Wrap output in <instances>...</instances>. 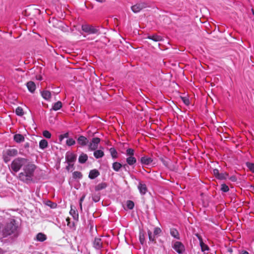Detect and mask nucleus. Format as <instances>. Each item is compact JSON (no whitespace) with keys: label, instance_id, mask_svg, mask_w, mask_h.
Segmentation results:
<instances>
[{"label":"nucleus","instance_id":"nucleus-1","mask_svg":"<svg viewBox=\"0 0 254 254\" xmlns=\"http://www.w3.org/2000/svg\"><path fill=\"white\" fill-rule=\"evenodd\" d=\"M36 166L28 161L24 166L23 171L19 174V179L21 181L28 184L32 181Z\"/></svg>","mask_w":254,"mask_h":254},{"label":"nucleus","instance_id":"nucleus-2","mask_svg":"<svg viewBox=\"0 0 254 254\" xmlns=\"http://www.w3.org/2000/svg\"><path fill=\"white\" fill-rule=\"evenodd\" d=\"M18 230V223L14 219H10L6 222L2 230V235L4 238L12 235L17 236Z\"/></svg>","mask_w":254,"mask_h":254},{"label":"nucleus","instance_id":"nucleus-3","mask_svg":"<svg viewBox=\"0 0 254 254\" xmlns=\"http://www.w3.org/2000/svg\"><path fill=\"white\" fill-rule=\"evenodd\" d=\"M28 160L24 158L18 157L15 158L11 162V170L14 172H17L22 166H24L26 164Z\"/></svg>","mask_w":254,"mask_h":254},{"label":"nucleus","instance_id":"nucleus-4","mask_svg":"<svg viewBox=\"0 0 254 254\" xmlns=\"http://www.w3.org/2000/svg\"><path fill=\"white\" fill-rule=\"evenodd\" d=\"M82 30L88 34H95L98 32L99 30L91 25H83Z\"/></svg>","mask_w":254,"mask_h":254},{"label":"nucleus","instance_id":"nucleus-5","mask_svg":"<svg viewBox=\"0 0 254 254\" xmlns=\"http://www.w3.org/2000/svg\"><path fill=\"white\" fill-rule=\"evenodd\" d=\"M76 159V155L72 152H67L65 155V160L69 164V166H71L72 167H73V164H71V163H73L75 161Z\"/></svg>","mask_w":254,"mask_h":254},{"label":"nucleus","instance_id":"nucleus-6","mask_svg":"<svg viewBox=\"0 0 254 254\" xmlns=\"http://www.w3.org/2000/svg\"><path fill=\"white\" fill-rule=\"evenodd\" d=\"M173 248L179 254H182L185 251V247L181 242H176Z\"/></svg>","mask_w":254,"mask_h":254},{"label":"nucleus","instance_id":"nucleus-7","mask_svg":"<svg viewBox=\"0 0 254 254\" xmlns=\"http://www.w3.org/2000/svg\"><path fill=\"white\" fill-rule=\"evenodd\" d=\"M100 142V139L98 137L93 138L89 144V149L91 150H95L98 147V144Z\"/></svg>","mask_w":254,"mask_h":254},{"label":"nucleus","instance_id":"nucleus-8","mask_svg":"<svg viewBox=\"0 0 254 254\" xmlns=\"http://www.w3.org/2000/svg\"><path fill=\"white\" fill-rule=\"evenodd\" d=\"M146 7L145 3H137L131 6V8L134 13H137L140 11L142 9Z\"/></svg>","mask_w":254,"mask_h":254},{"label":"nucleus","instance_id":"nucleus-9","mask_svg":"<svg viewBox=\"0 0 254 254\" xmlns=\"http://www.w3.org/2000/svg\"><path fill=\"white\" fill-rule=\"evenodd\" d=\"M140 161L142 165H149L153 162V159L151 157L145 156L142 157L140 158Z\"/></svg>","mask_w":254,"mask_h":254},{"label":"nucleus","instance_id":"nucleus-10","mask_svg":"<svg viewBox=\"0 0 254 254\" xmlns=\"http://www.w3.org/2000/svg\"><path fill=\"white\" fill-rule=\"evenodd\" d=\"M103 243L101 238H95L93 242V247L96 249H100L102 247Z\"/></svg>","mask_w":254,"mask_h":254},{"label":"nucleus","instance_id":"nucleus-11","mask_svg":"<svg viewBox=\"0 0 254 254\" xmlns=\"http://www.w3.org/2000/svg\"><path fill=\"white\" fill-rule=\"evenodd\" d=\"M77 141L78 143L81 146H85L88 143V139L83 135L79 136Z\"/></svg>","mask_w":254,"mask_h":254},{"label":"nucleus","instance_id":"nucleus-12","mask_svg":"<svg viewBox=\"0 0 254 254\" xmlns=\"http://www.w3.org/2000/svg\"><path fill=\"white\" fill-rule=\"evenodd\" d=\"M138 189L139 190V192L142 194H144L146 193L147 189L146 185L145 184L142 183L141 182H139V184L138 186Z\"/></svg>","mask_w":254,"mask_h":254},{"label":"nucleus","instance_id":"nucleus-13","mask_svg":"<svg viewBox=\"0 0 254 254\" xmlns=\"http://www.w3.org/2000/svg\"><path fill=\"white\" fill-rule=\"evenodd\" d=\"M28 90L31 92L33 93L36 89V85L35 83L33 81H29L26 84Z\"/></svg>","mask_w":254,"mask_h":254},{"label":"nucleus","instance_id":"nucleus-14","mask_svg":"<svg viewBox=\"0 0 254 254\" xmlns=\"http://www.w3.org/2000/svg\"><path fill=\"white\" fill-rule=\"evenodd\" d=\"M6 154L8 156L13 157L17 155L18 151L14 148H10L6 151Z\"/></svg>","mask_w":254,"mask_h":254},{"label":"nucleus","instance_id":"nucleus-15","mask_svg":"<svg viewBox=\"0 0 254 254\" xmlns=\"http://www.w3.org/2000/svg\"><path fill=\"white\" fill-rule=\"evenodd\" d=\"M100 173L96 169H93L90 171L89 174V178L91 179H94L98 176H99Z\"/></svg>","mask_w":254,"mask_h":254},{"label":"nucleus","instance_id":"nucleus-16","mask_svg":"<svg viewBox=\"0 0 254 254\" xmlns=\"http://www.w3.org/2000/svg\"><path fill=\"white\" fill-rule=\"evenodd\" d=\"M88 159V156L86 154L82 153L78 158V161L80 163H84Z\"/></svg>","mask_w":254,"mask_h":254},{"label":"nucleus","instance_id":"nucleus-17","mask_svg":"<svg viewBox=\"0 0 254 254\" xmlns=\"http://www.w3.org/2000/svg\"><path fill=\"white\" fill-rule=\"evenodd\" d=\"M145 232L142 231L140 230L139 231V239L140 243L141 245H144L145 243Z\"/></svg>","mask_w":254,"mask_h":254},{"label":"nucleus","instance_id":"nucleus-18","mask_svg":"<svg viewBox=\"0 0 254 254\" xmlns=\"http://www.w3.org/2000/svg\"><path fill=\"white\" fill-rule=\"evenodd\" d=\"M170 234L172 237L176 238V239H180V235L177 229L175 228H171L170 229Z\"/></svg>","mask_w":254,"mask_h":254},{"label":"nucleus","instance_id":"nucleus-19","mask_svg":"<svg viewBox=\"0 0 254 254\" xmlns=\"http://www.w3.org/2000/svg\"><path fill=\"white\" fill-rule=\"evenodd\" d=\"M126 161L129 165L131 166L136 162V159L133 156H130L127 158Z\"/></svg>","mask_w":254,"mask_h":254},{"label":"nucleus","instance_id":"nucleus-20","mask_svg":"<svg viewBox=\"0 0 254 254\" xmlns=\"http://www.w3.org/2000/svg\"><path fill=\"white\" fill-rule=\"evenodd\" d=\"M41 95L45 100H48L51 97V94L49 91L44 90L41 92Z\"/></svg>","mask_w":254,"mask_h":254},{"label":"nucleus","instance_id":"nucleus-21","mask_svg":"<svg viewBox=\"0 0 254 254\" xmlns=\"http://www.w3.org/2000/svg\"><path fill=\"white\" fill-rule=\"evenodd\" d=\"M47 239V236L45 234L39 233L36 236V240L38 241L43 242Z\"/></svg>","mask_w":254,"mask_h":254},{"label":"nucleus","instance_id":"nucleus-22","mask_svg":"<svg viewBox=\"0 0 254 254\" xmlns=\"http://www.w3.org/2000/svg\"><path fill=\"white\" fill-rule=\"evenodd\" d=\"M147 38L155 42L160 41L162 40V37L157 35L148 36Z\"/></svg>","mask_w":254,"mask_h":254},{"label":"nucleus","instance_id":"nucleus-23","mask_svg":"<svg viewBox=\"0 0 254 254\" xmlns=\"http://www.w3.org/2000/svg\"><path fill=\"white\" fill-rule=\"evenodd\" d=\"M24 140V136L20 134H16L14 135V140L16 142H20Z\"/></svg>","mask_w":254,"mask_h":254},{"label":"nucleus","instance_id":"nucleus-24","mask_svg":"<svg viewBox=\"0 0 254 254\" xmlns=\"http://www.w3.org/2000/svg\"><path fill=\"white\" fill-rule=\"evenodd\" d=\"M104 155V152L101 150H95L94 152V156L97 159L102 158Z\"/></svg>","mask_w":254,"mask_h":254},{"label":"nucleus","instance_id":"nucleus-25","mask_svg":"<svg viewBox=\"0 0 254 254\" xmlns=\"http://www.w3.org/2000/svg\"><path fill=\"white\" fill-rule=\"evenodd\" d=\"M107 186V185L106 183H101L95 186V190L96 191H99L105 189Z\"/></svg>","mask_w":254,"mask_h":254},{"label":"nucleus","instance_id":"nucleus-26","mask_svg":"<svg viewBox=\"0 0 254 254\" xmlns=\"http://www.w3.org/2000/svg\"><path fill=\"white\" fill-rule=\"evenodd\" d=\"M147 233L148 235V238L150 242H153L156 243L155 236L152 234V232L150 230H148Z\"/></svg>","mask_w":254,"mask_h":254},{"label":"nucleus","instance_id":"nucleus-27","mask_svg":"<svg viewBox=\"0 0 254 254\" xmlns=\"http://www.w3.org/2000/svg\"><path fill=\"white\" fill-rule=\"evenodd\" d=\"M62 107V103L61 101H58L55 103L52 107V110L58 111Z\"/></svg>","mask_w":254,"mask_h":254},{"label":"nucleus","instance_id":"nucleus-28","mask_svg":"<svg viewBox=\"0 0 254 254\" xmlns=\"http://www.w3.org/2000/svg\"><path fill=\"white\" fill-rule=\"evenodd\" d=\"M122 167V165L118 162H114L112 166L113 169L116 172H118Z\"/></svg>","mask_w":254,"mask_h":254},{"label":"nucleus","instance_id":"nucleus-29","mask_svg":"<svg viewBox=\"0 0 254 254\" xmlns=\"http://www.w3.org/2000/svg\"><path fill=\"white\" fill-rule=\"evenodd\" d=\"M48 141L45 139H42L39 142V147L40 148L44 149L48 146Z\"/></svg>","mask_w":254,"mask_h":254},{"label":"nucleus","instance_id":"nucleus-30","mask_svg":"<svg viewBox=\"0 0 254 254\" xmlns=\"http://www.w3.org/2000/svg\"><path fill=\"white\" fill-rule=\"evenodd\" d=\"M200 246L201 247V251L203 252H204L206 251H208L209 250L208 246L205 244L203 242V241L200 240Z\"/></svg>","mask_w":254,"mask_h":254},{"label":"nucleus","instance_id":"nucleus-31","mask_svg":"<svg viewBox=\"0 0 254 254\" xmlns=\"http://www.w3.org/2000/svg\"><path fill=\"white\" fill-rule=\"evenodd\" d=\"M228 174L227 172L219 173V176L217 179L219 180H225L227 178Z\"/></svg>","mask_w":254,"mask_h":254},{"label":"nucleus","instance_id":"nucleus-32","mask_svg":"<svg viewBox=\"0 0 254 254\" xmlns=\"http://www.w3.org/2000/svg\"><path fill=\"white\" fill-rule=\"evenodd\" d=\"M109 150L111 155L113 158H117L118 157V153L115 148L112 147Z\"/></svg>","mask_w":254,"mask_h":254},{"label":"nucleus","instance_id":"nucleus-33","mask_svg":"<svg viewBox=\"0 0 254 254\" xmlns=\"http://www.w3.org/2000/svg\"><path fill=\"white\" fill-rule=\"evenodd\" d=\"M169 170L173 171H177L178 170V168L176 166V164L173 163L171 161V163H169V166L167 167Z\"/></svg>","mask_w":254,"mask_h":254},{"label":"nucleus","instance_id":"nucleus-34","mask_svg":"<svg viewBox=\"0 0 254 254\" xmlns=\"http://www.w3.org/2000/svg\"><path fill=\"white\" fill-rule=\"evenodd\" d=\"M45 204L47 206H49L51 208H55L57 206V204L56 203L53 202L50 200H47L45 202Z\"/></svg>","mask_w":254,"mask_h":254},{"label":"nucleus","instance_id":"nucleus-35","mask_svg":"<svg viewBox=\"0 0 254 254\" xmlns=\"http://www.w3.org/2000/svg\"><path fill=\"white\" fill-rule=\"evenodd\" d=\"M15 114L18 116H22L24 114L23 109L20 107H18L15 110Z\"/></svg>","mask_w":254,"mask_h":254},{"label":"nucleus","instance_id":"nucleus-36","mask_svg":"<svg viewBox=\"0 0 254 254\" xmlns=\"http://www.w3.org/2000/svg\"><path fill=\"white\" fill-rule=\"evenodd\" d=\"M72 175H73V178L74 179H77V178L80 179L82 177V175L81 173L80 172H78V171L74 172L73 173Z\"/></svg>","mask_w":254,"mask_h":254},{"label":"nucleus","instance_id":"nucleus-37","mask_svg":"<svg viewBox=\"0 0 254 254\" xmlns=\"http://www.w3.org/2000/svg\"><path fill=\"white\" fill-rule=\"evenodd\" d=\"M69 213H70V214L71 215L74 217V218L75 219L76 218H78V213L76 210L73 209L71 208L70 210Z\"/></svg>","mask_w":254,"mask_h":254},{"label":"nucleus","instance_id":"nucleus-38","mask_svg":"<svg viewBox=\"0 0 254 254\" xmlns=\"http://www.w3.org/2000/svg\"><path fill=\"white\" fill-rule=\"evenodd\" d=\"M246 166L252 173H254V163L247 162Z\"/></svg>","mask_w":254,"mask_h":254},{"label":"nucleus","instance_id":"nucleus-39","mask_svg":"<svg viewBox=\"0 0 254 254\" xmlns=\"http://www.w3.org/2000/svg\"><path fill=\"white\" fill-rule=\"evenodd\" d=\"M127 206L129 209H132L134 207V202L131 200H127Z\"/></svg>","mask_w":254,"mask_h":254},{"label":"nucleus","instance_id":"nucleus-40","mask_svg":"<svg viewBox=\"0 0 254 254\" xmlns=\"http://www.w3.org/2000/svg\"><path fill=\"white\" fill-rule=\"evenodd\" d=\"M221 190L223 192H228L229 190V188L227 185L225 184H223L221 186Z\"/></svg>","mask_w":254,"mask_h":254},{"label":"nucleus","instance_id":"nucleus-41","mask_svg":"<svg viewBox=\"0 0 254 254\" xmlns=\"http://www.w3.org/2000/svg\"><path fill=\"white\" fill-rule=\"evenodd\" d=\"M66 143L68 146H71L75 143V141L73 138H70L66 140Z\"/></svg>","mask_w":254,"mask_h":254},{"label":"nucleus","instance_id":"nucleus-42","mask_svg":"<svg viewBox=\"0 0 254 254\" xmlns=\"http://www.w3.org/2000/svg\"><path fill=\"white\" fill-rule=\"evenodd\" d=\"M92 199L95 202H98L100 199V195L99 194H94L92 195Z\"/></svg>","mask_w":254,"mask_h":254},{"label":"nucleus","instance_id":"nucleus-43","mask_svg":"<svg viewBox=\"0 0 254 254\" xmlns=\"http://www.w3.org/2000/svg\"><path fill=\"white\" fill-rule=\"evenodd\" d=\"M43 135L47 138H50L51 137V133L48 130H44L43 131Z\"/></svg>","mask_w":254,"mask_h":254},{"label":"nucleus","instance_id":"nucleus-44","mask_svg":"<svg viewBox=\"0 0 254 254\" xmlns=\"http://www.w3.org/2000/svg\"><path fill=\"white\" fill-rule=\"evenodd\" d=\"M134 153V150L133 149H132V148H128L127 150L126 154L128 156H133Z\"/></svg>","mask_w":254,"mask_h":254},{"label":"nucleus","instance_id":"nucleus-45","mask_svg":"<svg viewBox=\"0 0 254 254\" xmlns=\"http://www.w3.org/2000/svg\"><path fill=\"white\" fill-rule=\"evenodd\" d=\"M161 160L164 165L166 167H167L168 166H169V163H171V161L168 159L161 158Z\"/></svg>","mask_w":254,"mask_h":254},{"label":"nucleus","instance_id":"nucleus-46","mask_svg":"<svg viewBox=\"0 0 254 254\" xmlns=\"http://www.w3.org/2000/svg\"><path fill=\"white\" fill-rule=\"evenodd\" d=\"M162 231L159 227H155L154 229L153 234L155 236H157L161 233Z\"/></svg>","mask_w":254,"mask_h":254},{"label":"nucleus","instance_id":"nucleus-47","mask_svg":"<svg viewBox=\"0 0 254 254\" xmlns=\"http://www.w3.org/2000/svg\"><path fill=\"white\" fill-rule=\"evenodd\" d=\"M181 99L185 105H189L190 104V100L187 97H181Z\"/></svg>","mask_w":254,"mask_h":254},{"label":"nucleus","instance_id":"nucleus-48","mask_svg":"<svg viewBox=\"0 0 254 254\" xmlns=\"http://www.w3.org/2000/svg\"><path fill=\"white\" fill-rule=\"evenodd\" d=\"M69 136V134L68 132L64 133L63 134H61L59 136V140L60 141H62L64 138H67Z\"/></svg>","mask_w":254,"mask_h":254},{"label":"nucleus","instance_id":"nucleus-49","mask_svg":"<svg viewBox=\"0 0 254 254\" xmlns=\"http://www.w3.org/2000/svg\"><path fill=\"white\" fill-rule=\"evenodd\" d=\"M213 175L215 176V177L216 178H217L219 176V171L218 169H214L213 171Z\"/></svg>","mask_w":254,"mask_h":254},{"label":"nucleus","instance_id":"nucleus-50","mask_svg":"<svg viewBox=\"0 0 254 254\" xmlns=\"http://www.w3.org/2000/svg\"><path fill=\"white\" fill-rule=\"evenodd\" d=\"M3 160L5 163H7L10 160V159L7 155H3Z\"/></svg>","mask_w":254,"mask_h":254},{"label":"nucleus","instance_id":"nucleus-51","mask_svg":"<svg viewBox=\"0 0 254 254\" xmlns=\"http://www.w3.org/2000/svg\"><path fill=\"white\" fill-rule=\"evenodd\" d=\"M230 180L232 182H236L237 181L236 177L235 176H232L230 178Z\"/></svg>","mask_w":254,"mask_h":254},{"label":"nucleus","instance_id":"nucleus-52","mask_svg":"<svg viewBox=\"0 0 254 254\" xmlns=\"http://www.w3.org/2000/svg\"><path fill=\"white\" fill-rule=\"evenodd\" d=\"M85 197V194L83 195L82 196L80 199L79 202L82 203V202L84 200Z\"/></svg>","mask_w":254,"mask_h":254},{"label":"nucleus","instance_id":"nucleus-53","mask_svg":"<svg viewBox=\"0 0 254 254\" xmlns=\"http://www.w3.org/2000/svg\"><path fill=\"white\" fill-rule=\"evenodd\" d=\"M196 236L199 239V242L200 243V240H201V241H202V239L201 237L198 234H196Z\"/></svg>","mask_w":254,"mask_h":254},{"label":"nucleus","instance_id":"nucleus-54","mask_svg":"<svg viewBox=\"0 0 254 254\" xmlns=\"http://www.w3.org/2000/svg\"><path fill=\"white\" fill-rule=\"evenodd\" d=\"M250 189H251V191L254 193V186H251Z\"/></svg>","mask_w":254,"mask_h":254},{"label":"nucleus","instance_id":"nucleus-55","mask_svg":"<svg viewBox=\"0 0 254 254\" xmlns=\"http://www.w3.org/2000/svg\"><path fill=\"white\" fill-rule=\"evenodd\" d=\"M242 254H249V253L246 251H243L242 252Z\"/></svg>","mask_w":254,"mask_h":254},{"label":"nucleus","instance_id":"nucleus-56","mask_svg":"<svg viewBox=\"0 0 254 254\" xmlns=\"http://www.w3.org/2000/svg\"><path fill=\"white\" fill-rule=\"evenodd\" d=\"M97 1L103 3L106 0H96Z\"/></svg>","mask_w":254,"mask_h":254},{"label":"nucleus","instance_id":"nucleus-57","mask_svg":"<svg viewBox=\"0 0 254 254\" xmlns=\"http://www.w3.org/2000/svg\"><path fill=\"white\" fill-rule=\"evenodd\" d=\"M82 203L79 202L80 209V210H81V211H82Z\"/></svg>","mask_w":254,"mask_h":254},{"label":"nucleus","instance_id":"nucleus-58","mask_svg":"<svg viewBox=\"0 0 254 254\" xmlns=\"http://www.w3.org/2000/svg\"><path fill=\"white\" fill-rule=\"evenodd\" d=\"M70 167H71V165H70V166H69V165H68V166H67V167H66V169H67V170H69Z\"/></svg>","mask_w":254,"mask_h":254},{"label":"nucleus","instance_id":"nucleus-59","mask_svg":"<svg viewBox=\"0 0 254 254\" xmlns=\"http://www.w3.org/2000/svg\"><path fill=\"white\" fill-rule=\"evenodd\" d=\"M38 80H42V77L41 76H39L38 78H37Z\"/></svg>","mask_w":254,"mask_h":254},{"label":"nucleus","instance_id":"nucleus-60","mask_svg":"<svg viewBox=\"0 0 254 254\" xmlns=\"http://www.w3.org/2000/svg\"><path fill=\"white\" fill-rule=\"evenodd\" d=\"M29 147V144L28 143H27L25 145V147Z\"/></svg>","mask_w":254,"mask_h":254},{"label":"nucleus","instance_id":"nucleus-61","mask_svg":"<svg viewBox=\"0 0 254 254\" xmlns=\"http://www.w3.org/2000/svg\"><path fill=\"white\" fill-rule=\"evenodd\" d=\"M252 11H253V14L254 15V10H252Z\"/></svg>","mask_w":254,"mask_h":254}]
</instances>
